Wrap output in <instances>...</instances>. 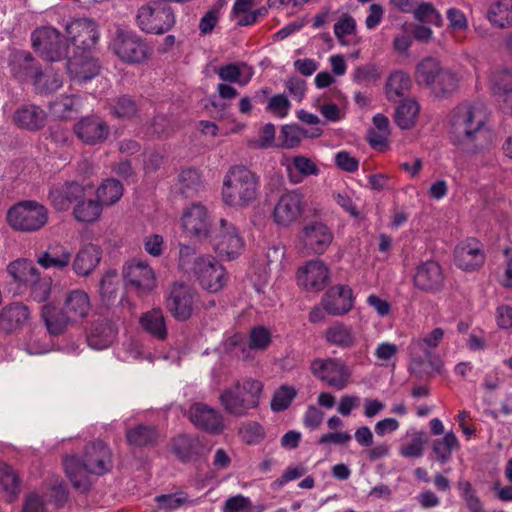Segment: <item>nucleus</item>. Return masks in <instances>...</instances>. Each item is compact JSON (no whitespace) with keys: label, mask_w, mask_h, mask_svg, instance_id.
I'll return each instance as SVG.
<instances>
[{"label":"nucleus","mask_w":512,"mask_h":512,"mask_svg":"<svg viewBox=\"0 0 512 512\" xmlns=\"http://www.w3.org/2000/svg\"><path fill=\"white\" fill-rule=\"evenodd\" d=\"M488 119V111L482 103L456 107L451 116V141L473 152L483 148V144L478 141L489 134Z\"/></svg>","instance_id":"obj_1"},{"label":"nucleus","mask_w":512,"mask_h":512,"mask_svg":"<svg viewBox=\"0 0 512 512\" xmlns=\"http://www.w3.org/2000/svg\"><path fill=\"white\" fill-rule=\"evenodd\" d=\"M260 190V176L246 165L235 164L223 176L221 201L228 208L245 209L257 201Z\"/></svg>","instance_id":"obj_2"},{"label":"nucleus","mask_w":512,"mask_h":512,"mask_svg":"<svg viewBox=\"0 0 512 512\" xmlns=\"http://www.w3.org/2000/svg\"><path fill=\"white\" fill-rule=\"evenodd\" d=\"M178 268L195 277L199 285L210 293L221 291L228 282L226 268L212 255H198L195 248L181 244Z\"/></svg>","instance_id":"obj_3"},{"label":"nucleus","mask_w":512,"mask_h":512,"mask_svg":"<svg viewBox=\"0 0 512 512\" xmlns=\"http://www.w3.org/2000/svg\"><path fill=\"white\" fill-rule=\"evenodd\" d=\"M92 309L88 293L82 289H73L66 293L62 307L52 304L42 307V319L50 335H60L69 326L82 324L90 315Z\"/></svg>","instance_id":"obj_4"},{"label":"nucleus","mask_w":512,"mask_h":512,"mask_svg":"<svg viewBox=\"0 0 512 512\" xmlns=\"http://www.w3.org/2000/svg\"><path fill=\"white\" fill-rule=\"evenodd\" d=\"M63 465L72 485L84 492L90 487L88 474L103 475L111 470V451L102 441L92 442L86 446L82 460L69 455L64 458Z\"/></svg>","instance_id":"obj_5"},{"label":"nucleus","mask_w":512,"mask_h":512,"mask_svg":"<svg viewBox=\"0 0 512 512\" xmlns=\"http://www.w3.org/2000/svg\"><path fill=\"white\" fill-rule=\"evenodd\" d=\"M262 391L263 384L258 380H237L223 389L219 403L227 414L237 418L247 417L259 407Z\"/></svg>","instance_id":"obj_6"},{"label":"nucleus","mask_w":512,"mask_h":512,"mask_svg":"<svg viewBox=\"0 0 512 512\" xmlns=\"http://www.w3.org/2000/svg\"><path fill=\"white\" fill-rule=\"evenodd\" d=\"M207 238L213 250L224 260L238 258L245 248V240L239 229L226 218L219 219Z\"/></svg>","instance_id":"obj_7"},{"label":"nucleus","mask_w":512,"mask_h":512,"mask_svg":"<svg viewBox=\"0 0 512 512\" xmlns=\"http://www.w3.org/2000/svg\"><path fill=\"white\" fill-rule=\"evenodd\" d=\"M48 221L47 208L31 200L19 202L7 212V222L16 231L36 232Z\"/></svg>","instance_id":"obj_8"},{"label":"nucleus","mask_w":512,"mask_h":512,"mask_svg":"<svg viewBox=\"0 0 512 512\" xmlns=\"http://www.w3.org/2000/svg\"><path fill=\"white\" fill-rule=\"evenodd\" d=\"M333 232L322 221L306 223L296 236V248L304 255H321L331 245Z\"/></svg>","instance_id":"obj_9"},{"label":"nucleus","mask_w":512,"mask_h":512,"mask_svg":"<svg viewBox=\"0 0 512 512\" xmlns=\"http://www.w3.org/2000/svg\"><path fill=\"white\" fill-rule=\"evenodd\" d=\"M310 370L315 378L336 390L345 389L351 381L352 370L340 358H316Z\"/></svg>","instance_id":"obj_10"},{"label":"nucleus","mask_w":512,"mask_h":512,"mask_svg":"<svg viewBox=\"0 0 512 512\" xmlns=\"http://www.w3.org/2000/svg\"><path fill=\"white\" fill-rule=\"evenodd\" d=\"M136 20L142 31L164 34L174 26L175 15L170 6L153 2L138 9Z\"/></svg>","instance_id":"obj_11"},{"label":"nucleus","mask_w":512,"mask_h":512,"mask_svg":"<svg viewBox=\"0 0 512 512\" xmlns=\"http://www.w3.org/2000/svg\"><path fill=\"white\" fill-rule=\"evenodd\" d=\"M114 54L123 62L139 64L149 56V48L135 32L118 29L111 42Z\"/></svg>","instance_id":"obj_12"},{"label":"nucleus","mask_w":512,"mask_h":512,"mask_svg":"<svg viewBox=\"0 0 512 512\" xmlns=\"http://www.w3.org/2000/svg\"><path fill=\"white\" fill-rule=\"evenodd\" d=\"M31 40L34 50L47 61H59L69 54L70 46L63 42L59 31L53 27L37 28Z\"/></svg>","instance_id":"obj_13"},{"label":"nucleus","mask_w":512,"mask_h":512,"mask_svg":"<svg viewBox=\"0 0 512 512\" xmlns=\"http://www.w3.org/2000/svg\"><path fill=\"white\" fill-rule=\"evenodd\" d=\"M304 207V196L299 190L282 193L272 211L273 223L281 228L291 227L301 218Z\"/></svg>","instance_id":"obj_14"},{"label":"nucleus","mask_w":512,"mask_h":512,"mask_svg":"<svg viewBox=\"0 0 512 512\" xmlns=\"http://www.w3.org/2000/svg\"><path fill=\"white\" fill-rule=\"evenodd\" d=\"M125 285L138 295H147L157 286L156 273L148 262L133 259L123 268Z\"/></svg>","instance_id":"obj_15"},{"label":"nucleus","mask_w":512,"mask_h":512,"mask_svg":"<svg viewBox=\"0 0 512 512\" xmlns=\"http://www.w3.org/2000/svg\"><path fill=\"white\" fill-rule=\"evenodd\" d=\"M66 33L70 41V48L74 52L91 50L97 43L99 32L93 20L81 18L71 21L66 26Z\"/></svg>","instance_id":"obj_16"},{"label":"nucleus","mask_w":512,"mask_h":512,"mask_svg":"<svg viewBox=\"0 0 512 512\" xmlns=\"http://www.w3.org/2000/svg\"><path fill=\"white\" fill-rule=\"evenodd\" d=\"M181 226L190 237L207 238L211 232V218L206 206L193 203L186 207L181 217Z\"/></svg>","instance_id":"obj_17"},{"label":"nucleus","mask_w":512,"mask_h":512,"mask_svg":"<svg viewBox=\"0 0 512 512\" xmlns=\"http://www.w3.org/2000/svg\"><path fill=\"white\" fill-rule=\"evenodd\" d=\"M188 418L195 427L210 434H220L226 428L223 414L204 403L192 404L188 410Z\"/></svg>","instance_id":"obj_18"},{"label":"nucleus","mask_w":512,"mask_h":512,"mask_svg":"<svg viewBox=\"0 0 512 512\" xmlns=\"http://www.w3.org/2000/svg\"><path fill=\"white\" fill-rule=\"evenodd\" d=\"M297 283L306 291L318 292L329 282V268L319 259L307 261L296 273Z\"/></svg>","instance_id":"obj_19"},{"label":"nucleus","mask_w":512,"mask_h":512,"mask_svg":"<svg viewBox=\"0 0 512 512\" xmlns=\"http://www.w3.org/2000/svg\"><path fill=\"white\" fill-rule=\"evenodd\" d=\"M485 261L483 245L476 238H468L460 242L454 250V262L465 271L479 269Z\"/></svg>","instance_id":"obj_20"},{"label":"nucleus","mask_w":512,"mask_h":512,"mask_svg":"<svg viewBox=\"0 0 512 512\" xmlns=\"http://www.w3.org/2000/svg\"><path fill=\"white\" fill-rule=\"evenodd\" d=\"M17 61L25 63V75L33 79V84L39 93H51L56 91L62 86V80L58 74L47 70L45 73L31 65L32 56L25 51L17 52L15 55Z\"/></svg>","instance_id":"obj_21"},{"label":"nucleus","mask_w":512,"mask_h":512,"mask_svg":"<svg viewBox=\"0 0 512 512\" xmlns=\"http://www.w3.org/2000/svg\"><path fill=\"white\" fill-rule=\"evenodd\" d=\"M67 58V71L75 81L85 83L100 72V65L91 55V50L74 52L73 56H67Z\"/></svg>","instance_id":"obj_22"},{"label":"nucleus","mask_w":512,"mask_h":512,"mask_svg":"<svg viewBox=\"0 0 512 512\" xmlns=\"http://www.w3.org/2000/svg\"><path fill=\"white\" fill-rule=\"evenodd\" d=\"M74 133L85 144L96 145L105 141L109 135V126L97 116L81 118L74 125Z\"/></svg>","instance_id":"obj_23"},{"label":"nucleus","mask_w":512,"mask_h":512,"mask_svg":"<svg viewBox=\"0 0 512 512\" xmlns=\"http://www.w3.org/2000/svg\"><path fill=\"white\" fill-rule=\"evenodd\" d=\"M195 292L188 285L174 284L168 298V307L179 321H185L192 315Z\"/></svg>","instance_id":"obj_24"},{"label":"nucleus","mask_w":512,"mask_h":512,"mask_svg":"<svg viewBox=\"0 0 512 512\" xmlns=\"http://www.w3.org/2000/svg\"><path fill=\"white\" fill-rule=\"evenodd\" d=\"M445 276L441 266L435 261L421 263L414 275L415 286L426 292H437L442 289Z\"/></svg>","instance_id":"obj_25"},{"label":"nucleus","mask_w":512,"mask_h":512,"mask_svg":"<svg viewBox=\"0 0 512 512\" xmlns=\"http://www.w3.org/2000/svg\"><path fill=\"white\" fill-rule=\"evenodd\" d=\"M353 302L352 289L346 285H338L325 294L322 306L331 315H341L351 310Z\"/></svg>","instance_id":"obj_26"},{"label":"nucleus","mask_w":512,"mask_h":512,"mask_svg":"<svg viewBox=\"0 0 512 512\" xmlns=\"http://www.w3.org/2000/svg\"><path fill=\"white\" fill-rule=\"evenodd\" d=\"M102 250L98 245L88 243L83 245L72 261V270L79 277L89 276L99 265Z\"/></svg>","instance_id":"obj_27"},{"label":"nucleus","mask_w":512,"mask_h":512,"mask_svg":"<svg viewBox=\"0 0 512 512\" xmlns=\"http://www.w3.org/2000/svg\"><path fill=\"white\" fill-rule=\"evenodd\" d=\"M84 187L76 182H67L53 187L49 192V199L58 211H66L74 201L84 196Z\"/></svg>","instance_id":"obj_28"},{"label":"nucleus","mask_w":512,"mask_h":512,"mask_svg":"<svg viewBox=\"0 0 512 512\" xmlns=\"http://www.w3.org/2000/svg\"><path fill=\"white\" fill-rule=\"evenodd\" d=\"M444 332L441 328H435L431 333L423 338L413 340L410 345V353L413 361L420 364L430 362L432 350L436 348L442 340Z\"/></svg>","instance_id":"obj_29"},{"label":"nucleus","mask_w":512,"mask_h":512,"mask_svg":"<svg viewBox=\"0 0 512 512\" xmlns=\"http://www.w3.org/2000/svg\"><path fill=\"white\" fill-rule=\"evenodd\" d=\"M46 118V112L33 104L23 105L14 114L16 125L29 131H37L44 127Z\"/></svg>","instance_id":"obj_30"},{"label":"nucleus","mask_w":512,"mask_h":512,"mask_svg":"<svg viewBox=\"0 0 512 512\" xmlns=\"http://www.w3.org/2000/svg\"><path fill=\"white\" fill-rule=\"evenodd\" d=\"M117 330L114 324L108 320L95 323L87 334V344L95 350L108 348L115 340Z\"/></svg>","instance_id":"obj_31"},{"label":"nucleus","mask_w":512,"mask_h":512,"mask_svg":"<svg viewBox=\"0 0 512 512\" xmlns=\"http://www.w3.org/2000/svg\"><path fill=\"white\" fill-rule=\"evenodd\" d=\"M281 165L286 167V170L295 183H298L304 177L317 176L320 173L318 166L308 157L297 155L292 158H284Z\"/></svg>","instance_id":"obj_32"},{"label":"nucleus","mask_w":512,"mask_h":512,"mask_svg":"<svg viewBox=\"0 0 512 512\" xmlns=\"http://www.w3.org/2000/svg\"><path fill=\"white\" fill-rule=\"evenodd\" d=\"M323 134L320 127H313L311 130L303 129L297 125H284L280 131V143L278 147L292 149L298 147L303 138H318Z\"/></svg>","instance_id":"obj_33"},{"label":"nucleus","mask_w":512,"mask_h":512,"mask_svg":"<svg viewBox=\"0 0 512 512\" xmlns=\"http://www.w3.org/2000/svg\"><path fill=\"white\" fill-rule=\"evenodd\" d=\"M173 452L182 462H189L198 459L204 446L201 440L196 436L179 435L173 441Z\"/></svg>","instance_id":"obj_34"},{"label":"nucleus","mask_w":512,"mask_h":512,"mask_svg":"<svg viewBox=\"0 0 512 512\" xmlns=\"http://www.w3.org/2000/svg\"><path fill=\"white\" fill-rule=\"evenodd\" d=\"M420 114V104L415 98H405L396 106L394 122L402 130L415 127Z\"/></svg>","instance_id":"obj_35"},{"label":"nucleus","mask_w":512,"mask_h":512,"mask_svg":"<svg viewBox=\"0 0 512 512\" xmlns=\"http://www.w3.org/2000/svg\"><path fill=\"white\" fill-rule=\"evenodd\" d=\"M71 252L61 244L51 245L38 256L37 262L45 269L62 270L71 263Z\"/></svg>","instance_id":"obj_36"},{"label":"nucleus","mask_w":512,"mask_h":512,"mask_svg":"<svg viewBox=\"0 0 512 512\" xmlns=\"http://www.w3.org/2000/svg\"><path fill=\"white\" fill-rule=\"evenodd\" d=\"M30 318L29 308L19 302L12 303L4 307L0 315V325L8 330H14L21 327Z\"/></svg>","instance_id":"obj_37"},{"label":"nucleus","mask_w":512,"mask_h":512,"mask_svg":"<svg viewBox=\"0 0 512 512\" xmlns=\"http://www.w3.org/2000/svg\"><path fill=\"white\" fill-rule=\"evenodd\" d=\"M217 74L222 81L245 86L251 81L254 71L246 63L239 62L220 66Z\"/></svg>","instance_id":"obj_38"},{"label":"nucleus","mask_w":512,"mask_h":512,"mask_svg":"<svg viewBox=\"0 0 512 512\" xmlns=\"http://www.w3.org/2000/svg\"><path fill=\"white\" fill-rule=\"evenodd\" d=\"M444 68L434 57L422 59L415 68V81L419 86L429 87Z\"/></svg>","instance_id":"obj_39"},{"label":"nucleus","mask_w":512,"mask_h":512,"mask_svg":"<svg viewBox=\"0 0 512 512\" xmlns=\"http://www.w3.org/2000/svg\"><path fill=\"white\" fill-rule=\"evenodd\" d=\"M412 88V80L408 73L398 70L391 73L386 81V97H404Z\"/></svg>","instance_id":"obj_40"},{"label":"nucleus","mask_w":512,"mask_h":512,"mask_svg":"<svg viewBox=\"0 0 512 512\" xmlns=\"http://www.w3.org/2000/svg\"><path fill=\"white\" fill-rule=\"evenodd\" d=\"M335 202L351 217L359 218V206L362 203L360 195L353 189L345 187L333 192Z\"/></svg>","instance_id":"obj_41"},{"label":"nucleus","mask_w":512,"mask_h":512,"mask_svg":"<svg viewBox=\"0 0 512 512\" xmlns=\"http://www.w3.org/2000/svg\"><path fill=\"white\" fill-rule=\"evenodd\" d=\"M140 324L146 332L159 340H163L167 336L164 316L159 309L144 313L140 318Z\"/></svg>","instance_id":"obj_42"},{"label":"nucleus","mask_w":512,"mask_h":512,"mask_svg":"<svg viewBox=\"0 0 512 512\" xmlns=\"http://www.w3.org/2000/svg\"><path fill=\"white\" fill-rule=\"evenodd\" d=\"M8 273L11 277L24 286H28L31 281L37 280V269L33 263L27 259H18L8 265Z\"/></svg>","instance_id":"obj_43"},{"label":"nucleus","mask_w":512,"mask_h":512,"mask_svg":"<svg viewBox=\"0 0 512 512\" xmlns=\"http://www.w3.org/2000/svg\"><path fill=\"white\" fill-rule=\"evenodd\" d=\"M489 21L500 28L512 25V0H499L488 10Z\"/></svg>","instance_id":"obj_44"},{"label":"nucleus","mask_w":512,"mask_h":512,"mask_svg":"<svg viewBox=\"0 0 512 512\" xmlns=\"http://www.w3.org/2000/svg\"><path fill=\"white\" fill-rule=\"evenodd\" d=\"M155 502L159 510L165 511H174L185 504L193 506L197 503L196 500L190 499L189 495L184 491L158 495L155 497Z\"/></svg>","instance_id":"obj_45"},{"label":"nucleus","mask_w":512,"mask_h":512,"mask_svg":"<svg viewBox=\"0 0 512 512\" xmlns=\"http://www.w3.org/2000/svg\"><path fill=\"white\" fill-rule=\"evenodd\" d=\"M98 200L104 205L117 203L123 195V186L116 179H106L96 191Z\"/></svg>","instance_id":"obj_46"},{"label":"nucleus","mask_w":512,"mask_h":512,"mask_svg":"<svg viewBox=\"0 0 512 512\" xmlns=\"http://www.w3.org/2000/svg\"><path fill=\"white\" fill-rule=\"evenodd\" d=\"M0 486L6 492L8 501H13L20 491V481L13 468L0 462Z\"/></svg>","instance_id":"obj_47"},{"label":"nucleus","mask_w":512,"mask_h":512,"mask_svg":"<svg viewBox=\"0 0 512 512\" xmlns=\"http://www.w3.org/2000/svg\"><path fill=\"white\" fill-rule=\"evenodd\" d=\"M458 448L459 442L453 432H448L442 439L433 442V452L441 464L447 463L451 458L452 451Z\"/></svg>","instance_id":"obj_48"},{"label":"nucleus","mask_w":512,"mask_h":512,"mask_svg":"<svg viewBox=\"0 0 512 512\" xmlns=\"http://www.w3.org/2000/svg\"><path fill=\"white\" fill-rule=\"evenodd\" d=\"M458 87V78L456 74L449 69H443L442 72L436 77L434 83L428 88L436 96H445L454 92Z\"/></svg>","instance_id":"obj_49"},{"label":"nucleus","mask_w":512,"mask_h":512,"mask_svg":"<svg viewBox=\"0 0 512 512\" xmlns=\"http://www.w3.org/2000/svg\"><path fill=\"white\" fill-rule=\"evenodd\" d=\"M79 110V98L77 96H63L50 104L53 116L68 119Z\"/></svg>","instance_id":"obj_50"},{"label":"nucleus","mask_w":512,"mask_h":512,"mask_svg":"<svg viewBox=\"0 0 512 512\" xmlns=\"http://www.w3.org/2000/svg\"><path fill=\"white\" fill-rule=\"evenodd\" d=\"M238 435L243 443L258 445L265 438V429L259 422L246 421L240 425Z\"/></svg>","instance_id":"obj_51"},{"label":"nucleus","mask_w":512,"mask_h":512,"mask_svg":"<svg viewBox=\"0 0 512 512\" xmlns=\"http://www.w3.org/2000/svg\"><path fill=\"white\" fill-rule=\"evenodd\" d=\"M101 204L99 200L79 201L74 208V216L80 222H94L102 213Z\"/></svg>","instance_id":"obj_52"},{"label":"nucleus","mask_w":512,"mask_h":512,"mask_svg":"<svg viewBox=\"0 0 512 512\" xmlns=\"http://www.w3.org/2000/svg\"><path fill=\"white\" fill-rule=\"evenodd\" d=\"M325 339L328 343L339 347H350L354 344L351 330L342 324H335L328 328Z\"/></svg>","instance_id":"obj_53"},{"label":"nucleus","mask_w":512,"mask_h":512,"mask_svg":"<svg viewBox=\"0 0 512 512\" xmlns=\"http://www.w3.org/2000/svg\"><path fill=\"white\" fill-rule=\"evenodd\" d=\"M119 288V277L116 270L110 269L105 272L100 281V295L104 303L114 302Z\"/></svg>","instance_id":"obj_54"},{"label":"nucleus","mask_w":512,"mask_h":512,"mask_svg":"<svg viewBox=\"0 0 512 512\" xmlns=\"http://www.w3.org/2000/svg\"><path fill=\"white\" fill-rule=\"evenodd\" d=\"M118 357L123 361H143L153 362L156 357L151 353H145L142 345L137 341H129L123 344V348L118 352Z\"/></svg>","instance_id":"obj_55"},{"label":"nucleus","mask_w":512,"mask_h":512,"mask_svg":"<svg viewBox=\"0 0 512 512\" xmlns=\"http://www.w3.org/2000/svg\"><path fill=\"white\" fill-rule=\"evenodd\" d=\"M127 441L135 447L152 444L156 439V431L153 427L139 425L127 432Z\"/></svg>","instance_id":"obj_56"},{"label":"nucleus","mask_w":512,"mask_h":512,"mask_svg":"<svg viewBox=\"0 0 512 512\" xmlns=\"http://www.w3.org/2000/svg\"><path fill=\"white\" fill-rule=\"evenodd\" d=\"M297 395V391L294 387L288 385L280 386L274 393L271 400V409L274 412H281L286 410L294 398Z\"/></svg>","instance_id":"obj_57"},{"label":"nucleus","mask_w":512,"mask_h":512,"mask_svg":"<svg viewBox=\"0 0 512 512\" xmlns=\"http://www.w3.org/2000/svg\"><path fill=\"white\" fill-rule=\"evenodd\" d=\"M493 91L499 96L512 95V70L503 69L496 71L491 78Z\"/></svg>","instance_id":"obj_58"},{"label":"nucleus","mask_w":512,"mask_h":512,"mask_svg":"<svg viewBox=\"0 0 512 512\" xmlns=\"http://www.w3.org/2000/svg\"><path fill=\"white\" fill-rule=\"evenodd\" d=\"M178 182L181 193L188 195L190 191L196 190L201 185V176L198 170L186 168L179 173Z\"/></svg>","instance_id":"obj_59"},{"label":"nucleus","mask_w":512,"mask_h":512,"mask_svg":"<svg viewBox=\"0 0 512 512\" xmlns=\"http://www.w3.org/2000/svg\"><path fill=\"white\" fill-rule=\"evenodd\" d=\"M381 77L380 70L373 64L359 66L352 74L353 82L359 85H370Z\"/></svg>","instance_id":"obj_60"},{"label":"nucleus","mask_w":512,"mask_h":512,"mask_svg":"<svg viewBox=\"0 0 512 512\" xmlns=\"http://www.w3.org/2000/svg\"><path fill=\"white\" fill-rule=\"evenodd\" d=\"M291 109V103L284 94L272 96L267 103L266 110L274 116L283 119L287 117Z\"/></svg>","instance_id":"obj_61"},{"label":"nucleus","mask_w":512,"mask_h":512,"mask_svg":"<svg viewBox=\"0 0 512 512\" xmlns=\"http://www.w3.org/2000/svg\"><path fill=\"white\" fill-rule=\"evenodd\" d=\"M356 32V21L355 19L345 14L339 21L334 25V34L341 45H346L347 42L345 37L352 35Z\"/></svg>","instance_id":"obj_62"},{"label":"nucleus","mask_w":512,"mask_h":512,"mask_svg":"<svg viewBox=\"0 0 512 512\" xmlns=\"http://www.w3.org/2000/svg\"><path fill=\"white\" fill-rule=\"evenodd\" d=\"M271 342V333L263 326L255 327L251 330L249 336V347L251 349L263 350Z\"/></svg>","instance_id":"obj_63"},{"label":"nucleus","mask_w":512,"mask_h":512,"mask_svg":"<svg viewBox=\"0 0 512 512\" xmlns=\"http://www.w3.org/2000/svg\"><path fill=\"white\" fill-rule=\"evenodd\" d=\"M51 503L47 502L46 495L31 493L25 501L23 512H52Z\"/></svg>","instance_id":"obj_64"}]
</instances>
